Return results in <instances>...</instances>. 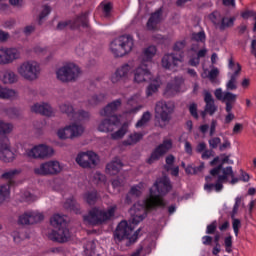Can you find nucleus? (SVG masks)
<instances>
[{
  "label": "nucleus",
  "mask_w": 256,
  "mask_h": 256,
  "mask_svg": "<svg viewBox=\"0 0 256 256\" xmlns=\"http://www.w3.org/2000/svg\"><path fill=\"white\" fill-rule=\"evenodd\" d=\"M154 189L150 188L149 196L143 201V204L136 203L134 204L130 210L129 214L130 224L123 220L121 221L115 232L114 239L117 243H121V241H126V247H131V245H135L137 240L139 239V234L141 233V228L137 229L134 233L135 227L132 225H139L145 217H147V213L151 211H155L157 209H165L167 207V202H165V195L173 189V185L171 184V179L167 176H162L158 178L154 183Z\"/></svg>",
  "instance_id": "f257e3e1"
},
{
  "label": "nucleus",
  "mask_w": 256,
  "mask_h": 256,
  "mask_svg": "<svg viewBox=\"0 0 256 256\" xmlns=\"http://www.w3.org/2000/svg\"><path fill=\"white\" fill-rule=\"evenodd\" d=\"M121 105V99H116L100 111L101 117L108 118L103 119L100 122V124L98 125V131H100L101 133H111L112 131H115V127H117V124L119 123V117L115 113H117Z\"/></svg>",
  "instance_id": "f03ea898"
},
{
  "label": "nucleus",
  "mask_w": 256,
  "mask_h": 256,
  "mask_svg": "<svg viewBox=\"0 0 256 256\" xmlns=\"http://www.w3.org/2000/svg\"><path fill=\"white\" fill-rule=\"evenodd\" d=\"M50 224L55 229L48 233V239L54 243H67L71 239V232L65 227V216L54 214L50 219Z\"/></svg>",
  "instance_id": "7ed1b4c3"
},
{
  "label": "nucleus",
  "mask_w": 256,
  "mask_h": 256,
  "mask_svg": "<svg viewBox=\"0 0 256 256\" xmlns=\"http://www.w3.org/2000/svg\"><path fill=\"white\" fill-rule=\"evenodd\" d=\"M229 177L231 178L230 185H237V183H239V178L235 177V172H233V167L231 166H227L223 169V173L221 175L218 174L215 184L211 183V181H213V176H206L204 191L212 193L214 189L216 193H221V191H223V183H227L229 181Z\"/></svg>",
  "instance_id": "20e7f679"
},
{
  "label": "nucleus",
  "mask_w": 256,
  "mask_h": 256,
  "mask_svg": "<svg viewBox=\"0 0 256 256\" xmlns=\"http://www.w3.org/2000/svg\"><path fill=\"white\" fill-rule=\"evenodd\" d=\"M133 47H135V40L130 34L119 36L110 43V50L114 57H125L133 51Z\"/></svg>",
  "instance_id": "39448f33"
},
{
  "label": "nucleus",
  "mask_w": 256,
  "mask_h": 256,
  "mask_svg": "<svg viewBox=\"0 0 256 256\" xmlns=\"http://www.w3.org/2000/svg\"><path fill=\"white\" fill-rule=\"evenodd\" d=\"M115 211H117V206H111L107 211L94 207L87 215L83 216V219L89 225H101V223L115 217Z\"/></svg>",
  "instance_id": "423d86ee"
},
{
  "label": "nucleus",
  "mask_w": 256,
  "mask_h": 256,
  "mask_svg": "<svg viewBox=\"0 0 256 256\" xmlns=\"http://www.w3.org/2000/svg\"><path fill=\"white\" fill-rule=\"evenodd\" d=\"M186 42L185 40L178 41L174 44L173 50L178 51V54L171 53L166 54L162 58V67L164 69H171V67H177L179 63H183V49H185Z\"/></svg>",
  "instance_id": "0eeeda50"
},
{
  "label": "nucleus",
  "mask_w": 256,
  "mask_h": 256,
  "mask_svg": "<svg viewBox=\"0 0 256 256\" xmlns=\"http://www.w3.org/2000/svg\"><path fill=\"white\" fill-rule=\"evenodd\" d=\"M20 77L26 79V81H35L39 79L41 74V65L37 61L23 62L17 69Z\"/></svg>",
  "instance_id": "6e6552de"
},
{
  "label": "nucleus",
  "mask_w": 256,
  "mask_h": 256,
  "mask_svg": "<svg viewBox=\"0 0 256 256\" xmlns=\"http://www.w3.org/2000/svg\"><path fill=\"white\" fill-rule=\"evenodd\" d=\"M79 73H81L79 66L70 63L59 68L56 75L59 81H62V83H68V81H75V79H77L79 76Z\"/></svg>",
  "instance_id": "1a4fd4ad"
},
{
  "label": "nucleus",
  "mask_w": 256,
  "mask_h": 256,
  "mask_svg": "<svg viewBox=\"0 0 256 256\" xmlns=\"http://www.w3.org/2000/svg\"><path fill=\"white\" fill-rule=\"evenodd\" d=\"M174 109L175 105H173V102L160 100L155 106L156 118L160 119L162 123H169V121H171V115H173Z\"/></svg>",
  "instance_id": "9d476101"
},
{
  "label": "nucleus",
  "mask_w": 256,
  "mask_h": 256,
  "mask_svg": "<svg viewBox=\"0 0 256 256\" xmlns=\"http://www.w3.org/2000/svg\"><path fill=\"white\" fill-rule=\"evenodd\" d=\"M63 168L61 163L57 160H50L40 164L39 167L34 168L35 175H40L42 177H47L48 175H59Z\"/></svg>",
  "instance_id": "9b49d317"
},
{
  "label": "nucleus",
  "mask_w": 256,
  "mask_h": 256,
  "mask_svg": "<svg viewBox=\"0 0 256 256\" xmlns=\"http://www.w3.org/2000/svg\"><path fill=\"white\" fill-rule=\"evenodd\" d=\"M76 163L83 169H95L99 163V156L93 151L80 152L76 157Z\"/></svg>",
  "instance_id": "f8f14e48"
},
{
  "label": "nucleus",
  "mask_w": 256,
  "mask_h": 256,
  "mask_svg": "<svg viewBox=\"0 0 256 256\" xmlns=\"http://www.w3.org/2000/svg\"><path fill=\"white\" fill-rule=\"evenodd\" d=\"M88 17L89 14L87 12L82 13L81 15L77 16L74 21H61L58 23L56 29L57 31H63L70 27V29H79V27H87L88 26Z\"/></svg>",
  "instance_id": "ddd939ff"
},
{
  "label": "nucleus",
  "mask_w": 256,
  "mask_h": 256,
  "mask_svg": "<svg viewBox=\"0 0 256 256\" xmlns=\"http://www.w3.org/2000/svg\"><path fill=\"white\" fill-rule=\"evenodd\" d=\"M60 111L61 113H65L72 121H87L90 117L89 112L85 110L75 112V108L69 102L60 105Z\"/></svg>",
  "instance_id": "4468645a"
},
{
  "label": "nucleus",
  "mask_w": 256,
  "mask_h": 256,
  "mask_svg": "<svg viewBox=\"0 0 256 256\" xmlns=\"http://www.w3.org/2000/svg\"><path fill=\"white\" fill-rule=\"evenodd\" d=\"M173 147V141L171 139L163 140V143L158 145L151 153L150 157L146 160L148 165H152L155 161H159L163 155H165L169 149Z\"/></svg>",
  "instance_id": "2eb2a0df"
},
{
  "label": "nucleus",
  "mask_w": 256,
  "mask_h": 256,
  "mask_svg": "<svg viewBox=\"0 0 256 256\" xmlns=\"http://www.w3.org/2000/svg\"><path fill=\"white\" fill-rule=\"evenodd\" d=\"M85 128L83 125L72 124L66 126L64 129H59L57 135L59 139H73L74 137H79L83 135Z\"/></svg>",
  "instance_id": "dca6fc26"
},
{
  "label": "nucleus",
  "mask_w": 256,
  "mask_h": 256,
  "mask_svg": "<svg viewBox=\"0 0 256 256\" xmlns=\"http://www.w3.org/2000/svg\"><path fill=\"white\" fill-rule=\"evenodd\" d=\"M53 153V148L45 144H40L38 146H34L32 149L26 150L27 157L32 159H45V157H51Z\"/></svg>",
  "instance_id": "f3484780"
},
{
  "label": "nucleus",
  "mask_w": 256,
  "mask_h": 256,
  "mask_svg": "<svg viewBox=\"0 0 256 256\" xmlns=\"http://www.w3.org/2000/svg\"><path fill=\"white\" fill-rule=\"evenodd\" d=\"M0 161L4 163H12V161H15V153L11 151L9 138L7 136L0 138Z\"/></svg>",
  "instance_id": "a211bd4d"
},
{
  "label": "nucleus",
  "mask_w": 256,
  "mask_h": 256,
  "mask_svg": "<svg viewBox=\"0 0 256 256\" xmlns=\"http://www.w3.org/2000/svg\"><path fill=\"white\" fill-rule=\"evenodd\" d=\"M21 57V52L17 48H0V64L9 65Z\"/></svg>",
  "instance_id": "6ab92c4d"
},
{
  "label": "nucleus",
  "mask_w": 256,
  "mask_h": 256,
  "mask_svg": "<svg viewBox=\"0 0 256 256\" xmlns=\"http://www.w3.org/2000/svg\"><path fill=\"white\" fill-rule=\"evenodd\" d=\"M44 219L45 216L39 212H26L19 217L18 223L19 225H35Z\"/></svg>",
  "instance_id": "aec40b11"
},
{
  "label": "nucleus",
  "mask_w": 256,
  "mask_h": 256,
  "mask_svg": "<svg viewBox=\"0 0 256 256\" xmlns=\"http://www.w3.org/2000/svg\"><path fill=\"white\" fill-rule=\"evenodd\" d=\"M204 95V103H205V113H207L210 116L215 115L217 113V105H215V99L213 98V94L209 92V90H204L203 91Z\"/></svg>",
  "instance_id": "412c9836"
},
{
  "label": "nucleus",
  "mask_w": 256,
  "mask_h": 256,
  "mask_svg": "<svg viewBox=\"0 0 256 256\" xmlns=\"http://www.w3.org/2000/svg\"><path fill=\"white\" fill-rule=\"evenodd\" d=\"M134 81L136 83H143L145 81H151V72L147 68V64H140L134 72Z\"/></svg>",
  "instance_id": "4be33fe9"
},
{
  "label": "nucleus",
  "mask_w": 256,
  "mask_h": 256,
  "mask_svg": "<svg viewBox=\"0 0 256 256\" xmlns=\"http://www.w3.org/2000/svg\"><path fill=\"white\" fill-rule=\"evenodd\" d=\"M185 82L183 77H175L174 82H170L167 84L164 94L167 97H173L177 95L179 91H181V85Z\"/></svg>",
  "instance_id": "5701e85b"
},
{
  "label": "nucleus",
  "mask_w": 256,
  "mask_h": 256,
  "mask_svg": "<svg viewBox=\"0 0 256 256\" xmlns=\"http://www.w3.org/2000/svg\"><path fill=\"white\" fill-rule=\"evenodd\" d=\"M143 189H145V183L143 182H139L138 184L132 186L126 195L125 203L131 205V203H133V198L131 197H141V195H143Z\"/></svg>",
  "instance_id": "b1692460"
},
{
  "label": "nucleus",
  "mask_w": 256,
  "mask_h": 256,
  "mask_svg": "<svg viewBox=\"0 0 256 256\" xmlns=\"http://www.w3.org/2000/svg\"><path fill=\"white\" fill-rule=\"evenodd\" d=\"M129 71H131V65L129 64L122 65L112 75L111 77L112 83H119V81H122V79H127V75H129Z\"/></svg>",
  "instance_id": "393cba45"
},
{
  "label": "nucleus",
  "mask_w": 256,
  "mask_h": 256,
  "mask_svg": "<svg viewBox=\"0 0 256 256\" xmlns=\"http://www.w3.org/2000/svg\"><path fill=\"white\" fill-rule=\"evenodd\" d=\"M32 113H39V115H44L45 117H51L53 115V108L47 103H36L31 107Z\"/></svg>",
  "instance_id": "a878e982"
},
{
  "label": "nucleus",
  "mask_w": 256,
  "mask_h": 256,
  "mask_svg": "<svg viewBox=\"0 0 256 256\" xmlns=\"http://www.w3.org/2000/svg\"><path fill=\"white\" fill-rule=\"evenodd\" d=\"M123 168V162H121V159L114 158L110 163L106 165V173L108 175H117L119 171Z\"/></svg>",
  "instance_id": "bb28decb"
},
{
  "label": "nucleus",
  "mask_w": 256,
  "mask_h": 256,
  "mask_svg": "<svg viewBox=\"0 0 256 256\" xmlns=\"http://www.w3.org/2000/svg\"><path fill=\"white\" fill-rule=\"evenodd\" d=\"M163 15V8H159L156 12L152 13L147 22V27L153 31L159 23H161V16Z\"/></svg>",
  "instance_id": "cd10ccee"
},
{
  "label": "nucleus",
  "mask_w": 256,
  "mask_h": 256,
  "mask_svg": "<svg viewBox=\"0 0 256 256\" xmlns=\"http://www.w3.org/2000/svg\"><path fill=\"white\" fill-rule=\"evenodd\" d=\"M228 164V165H233V160L229 159V156H225L220 164L218 166H216L215 168L211 169L210 170V175L211 177H217V175H219L220 173H223V169H225L226 167H224L223 165L225 164Z\"/></svg>",
  "instance_id": "c85d7f7f"
},
{
  "label": "nucleus",
  "mask_w": 256,
  "mask_h": 256,
  "mask_svg": "<svg viewBox=\"0 0 256 256\" xmlns=\"http://www.w3.org/2000/svg\"><path fill=\"white\" fill-rule=\"evenodd\" d=\"M19 81V76L12 70H6L2 76V82L5 85H13Z\"/></svg>",
  "instance_id": "c756f323"
},
{
  "label": "nucleus",
  "mask_w": 256,
  "mask_h": 256,
  "mask_svg": "<svg viewBox=\"0 0 256 256\" xmlns=\"http://www.w3.org/2000/svg\"><path fill=\"white\" fill-rule=\"evenodd\" d=\"M141 139H143V133L134 132L128 136V139H126L122 142V145H124V147H129L131 145H137V143H139V141H141Z\"/></svg>",
  "instance_id": "7c9ffc66"
},
{
  "label": "nucleus",
  "mask_w": 256,
  "mask_h": 256,
  "mask_svg": "<svg viewBox=\"0 0 256 256\" xmlns=\"http://www.w3.org/2000/svg\"><path fill=\"white\" fill-rule=\"evenodd\" d=\"M157 53V47L149 46L143 51V60L141 64L147 65V63H151L153 57H155Z\"/></svg>",
  "instance_id": "2f4dec72"
},
{
  "label": "nucleus",
  "mask_w": 256,
  "mask_h": 256,
  "mask_svg": "<svg viewBox=\"0 0 256 256\" xmlns=\"http://www.w3.org/2000/svg\"><path fill=\"white\" fill-rule=\"evenodd\" d=\"M64 208H66L68 211H73L74 213H76V215H79V213H81V208L79 207V204L74 197H70L65 201Z\"/></svg>",
  "instance_id": "473e14b6"
},
{
  "label": "nucleus",
  "mask_w": 256,
  "mask_h": 256,
  "mask_svg": "<svg viewBox=\"0 0 256 256\" xmlns=\"http://www.w3.org/2000/svg\"><path fill=\"white\" fill-rule=\"evenodd\" d=\"M84 201L87 203V205H95L97 201L99 200V193H97L96 190L87 191L83 195Z\"/></svg>",
  "instance_id": "72a5a7b5"
},
{
  "label": "nucleus",
  "mask_w": 256,
  "mask_h": 256,
  "mask_svg": "<svg viewBox=\"0 0 256 256\" xmlns=\"http://www.w3.org/2000/svg\"><path fill=\"white\" fill-rule=\"evenodd\" d=\"M235 17H227V16H222V20L220 23V26L218 27L219 31H225V29H229L235 25Z\"/></svg>",
  "instance_id": "f704fd0d"
},
{
  "label": "nucleus",
  "mask_w": 256,
  "mask_h": 256,
  "mask_svg": "<svg viewBox=\"0 0 256 256\" xmlns=\"http://www.w3.org/2000/svg\"><path fill=\"white\" fill-rule=\"evenodd\" d=\"M129 130V126L127 123H124L118 131L111 134V139H114V141H117V139H123L125 135H127V131Z\"/></svg>",
  "instance_id": "c9c22d12"
},
{
  "label": "nucleus",
  "mask_w": 256,
  "mask_h": 256,
  "mask_svg": "<svg viewBox=\"0 0 256 256\" xmlns=\"http://www.w3.org/2000/svg\"><path fill=\"white\" fill-rule=\"evenodd\" d=\"M11 195V186L9 184H4L0 186V204L5 203L9 196Z\"/></svg>",
  "instance_id": "e433bc0d"
},
{
  "label": "nucleus",
  "mask_w": 256,
  "mask_h": 256,
  "mask_svg": "<svg viewBox=\"0 0 256 256\" xmlns=\"http://www.w3.org/2000/svg\"><path fill=\"white\" fill-rule=\"evenodd\" d=\"M222 18H223V15H221V12L219 11H214L208 16V19L211 21V23H213L216 29H219Z\"/></svg>",
  "instance_id": "4c0bfd02"
},
{
  "label": "nucleus",
  "mask_w": 256,
  "mask_h": 256,
  "mask_svg": "<svg viewBox=\"0 0 256 256\" xmlns=\"http://www.w3.org/2000/svg\"><path fill=\"white\" fill-rule=\"evenodd\" d=\"M151 121V112L146 111L142 114L141 118L135 124L136 129H141V127H145L148 122Z\"/></svg>",
  "instance_id": "58836bf2"
},
{
  "label": "nucleus",
  "mask_w": 256,
  "mask_h": 256,
  "mask_svg": "<svg viewBox=\"0 0 256 256\" xmlns=\"http://www.w3.org/2000/svg\"><path fill=\"white\" fill-rule=\"evenodd\" d=\"M16 92L13 89L5 88L0 85V99H13Z\"/></svg>",
  "instance_id": "ea45409f"
},
{
  "label": "nucleus",
  "mask_w": 256,
  "mask_h": 256,
  "mask_svg": "<svg viewBox=\"0 0 256 256\" xmlns=\"http://www.w3.org/2000/svg\"><path fill=\"white\" fill-rule=\"evenodd\" d=\"M245 207V204L243 203V197L241 196H237L235 198V203L231 212V219H233V217H235V215H237V213H239V208L240 207Z\"/></svg>",
  "instance_id": "a19ab883"
},
{
  "label": "nucleus",
  "mask_w": 256,
  "mask_h": 256,
  "mask_svg": "<svg viewBox=\"0 0 256 256\" xmlns=\"http://www.w3.org/2000/svg\"><path fill=\"white\" fill-rule=\"evenodd\" d=\"M192 41H196V43H205L207 41V35L205 34L204 30L200 32L192 34Z\"/></svg>",
  "instance_id": "79ce46f5"
},
{
  "label": "nucleus",
  "mask_w": 256,
  "mask_h": 256,
  "mask_svg": "<svg viewBox=\"0 0 256 256\" xmlns=\"http://www.w3.org/2000/svg\"><path fill=\"white\" fill-rule=\"evenodd\" d=\"M11 131H13V125L11 123L0 121V135H7Z\"/></svg>",
  "instance_id": "37998d69"
},
{
  "label": "nucleus",
  "mask_w": 256,
  "mask_h": 256,
  "mask_svg": "<svg viewBox=\"0 0 256 256\" xmlns=\"http://www.w3.org/2000/svg\"><path fill=\"white\" fill-rule=\"evenodd\" d=\"M6 115L10 117V119H17L21 115V110L19 108L10 107L6 109Z\"/></svg>",
  "instance_id": "c03bdc74"
},
{
  "label": "nucleus",
  "mask_w": 256,
  "mask_h": 256,
  "mask_svg": "<svg viewBox=\"0 0 256 256\" xmlns=\"http://www.w3.org/2000/svg\"><path fill=\"white\" fill-rule=\"evenodd\" d=\"M50 14H51V8L48 5H44L43 10L41 11L39 18H38V24L42 25L45 17H47Z\"/></svg>",
  "instance_id": "a18cd8bd"
},
{
  "label": "nucleus",
  "mask_w": 256,
  "mask_h": 256,
  "mask_svg": "<svg viewBox=\"0 0 256 256\" xmlns=\"http://www.w3.org/2000/svg\"><path fill=\"white\" fill-rule=\"evenodd\" d=\"M21 173V171L17 170V169H13V170H9L7 172H4L2 175H1V178L2 179H8V180H11L15 177V175H19Z\"/></svg>",
  "instance_id": "49530a36"
},
{
  "label": "nucleus",
  "mask_w": 256,
  "mask_h": 256,
  "mask_svg": "<svg viewBox=\"0 0 256 256\" xmlns=\"http://www.w3.org/2000/svg\"><path fill=\"white\" fill-rule=\"evenodd\" d=\"M102 11H103L104 17L106 18L111 17V11H113V4L111 2L103 4Z\"/></svg>",
  "instance_id": "de8ad7c7"
},
{
  "label": "nucleus",
  "mask_w": 256,
  "mask_h": 256,
  "mask_svg": "<svg viewBox=\"0 0 256 256\" xmlns=\"http://www.w3.org/2000/svg\"><path fill=\"white\" fill-rule=\"evenodd\" d=\"M232 227H233V231H234V235L235 237H239V229H241V220L233 217L232 218Z\"/></svg>",
  "instance_id": "09e8293b"
},
{
  "label": "nucleus",
  "mask_w": 256,
  "mask_h": 256,
  "mask_svg": "<svg viewBox=\"0 0 256 256\" xmlns=\"http://www.w3.org/2000/svg\"><path fill=\"white\" fill-rule=\"evenodd\" d=\"M157 91H159V84L151 83L146 89V95L147 97H151V95H153V93H157Z\"/></svg>",
  "instance_id": "8fccbe9b"
},
{
  "label": "nucleus",
  "mask_w": 256,
  "mask_h": 256,
  "mask_svg": "<svg viewBox=\"0 0 256 256\" xmlns=\"http://www.w3.org/2000/svg\"><path fill=\"white\" fill-rule=\"evenodd\" d=\"M224 245L226 249V253H232L233 252V236H228L224 239Z\"/></svg>",
  "instance_id": "3c124183"
},
{
  "label": "nucleus",
  "mask_w": 256,
  "mask_h": 256,
  "mask_svg": "<svg viewBox=\"0 0 256 256\" xmlns=\"http://www.w3.org/2000/svg\"><path fill=\"white\" fill-rule=\"evenodd\" d=\"M222 101H226V103H235V101H237V95L231 92H226L223 95Z\"/></svg>",
  "instance_id": "603ef678"
},
{
  "label": "nucleus",
  "mask_w": 256,
  "mask_h": 256,
  "mask_svg": "<svg viewBox=\"0 0 256 256\" xmlns=\"http://www.w3.org/2000/svg\"><path fill=\"white\" fill-rule=\"evenodd\" d=\"M105 100L104 94L94 95L89 100L90 105H98V103H101V101Z\"/></svg>",
  "instance_id": "864d4df0"
},
{
  "label": "nucleus",
  "mask_w": 256,
  "mask_h": 256,
  "mask_svg": "<svg viewBox=\"0 0 256 256\" xmlns=\"http://www.w3.org/2000/svg\"><path fill=\"white\" fill-rule=\"evenodd\" d=\"M209 146L211 149H217L219 145H221V138L219 137H214L208 141Z\"/></svg>",
  "instance_id": "5fc2aeb1"
},
{
  "label": "nucleus",
  "mask_w": 256,
  "mask_h": 256,
  "mask_svg": "<svg viewBox=\"0 0 256 256\" xmlns=\"http://www.w3.org/2000/svg\"><path fill=\"white\" fill-rule=\"evenodd\" d=\"M237 69L234 71V73L229 74L230 75V81H236L239 75L241 74V64L237 63L236 64Z\"/></svg>",
  "instance_id": "6e6d98bb"
},
{
  "label": "nucleus",
  "mask_w": 256,
  "mask_h": 256,
  "mask_svg": "<svg viewBox=\"0 0 256 256\" xmlns=\"http://www.w3.org/2000/svg\"><path fill=\"white\" fill-rule=\"evenodd\" d=\"M217 231V222L214 221L211 224H209L206 228V235H214V233Z\"/></svg>",
  "instance_id": "4d7b16f0"
},
{
  "label": "nucleus",
  "mask_w": 256,
  "mask_h": 256,
  "mask_svg": "<svg viewBox=\"0 0 256 256\" xmlns=\"http://www.w3.org/2000/svg\"><path fill=\"white\" fill-rule=\"evenodd\" d=\"M241 17L243 19H249V17H253L255 23H256V12L253 10H247L241 14Z\"/></svg>",
  "instance_id": "13d9d810"
},
{
  "label": "nucleus",
  "mask_w": 256,
  "mask_h": 256,
  "mask_svg": "<svg viewBox=\"0 0 256 256\" xmlns=\"http://www.w3.org/2000/svg\"><path fill=\"white\" fill-rule=\"evenodd\" d=\"M190 115L194 117V119H199V113H197V104L192 103L189 106Z\"/></svg>",
  "instance_id": "bf43d9fd"
},
{
  "label": "nucleus",
  "mask_w": 256,
  "mask_h": 256,
  "mask_svg": "<svg viewBox=\"0 0 256 256\" xmlns=\"http://www.w3.org/2000/svg\"><path fill=\"white\" fill-rule=\"evenodd\" d=\"M217 77H219V69L217 68L211 69L208 74V78L210 79V81H215Z\"/></svg>",
  "instance_id": "052dcab7"
},
{
  "label": "nucleus",
  "mask_w": 256,
  "mask_h": 256,
  "mask_svg": "<svg viewBox=\"0 0 256 256\" xmlns=\"http://www.w3.org/2000/svg\"><path fill=\"white\" fill-rule=\"evenodd\" d=\"M226 89H228V91H235V89H237V82L229 80L226 84Z\"/></svg>",
  "instance_id": "680f3d73"
},
{
  "label": "nucleus",
  "mask_w": 256,
  "mask_h": 256,
  "mask_svg": "<svg viewBox=\"0 0 256 256\" xmlns=\"http://www.w3.org/2000/svg\"><path fill=\"white\" fill-rule=\"evenodd\" d=\"M184 151L187 155H193V146L189 141H186L184 144Z\"/></svg>",
  "instance_id": "e2e57ef3"
},
{
  "label": "nucleus",
  "mask_w": 256,
  "mask_h": 256,
  "mask_svg": "<svg viewBox=\"0 0 256 256\" xmlns=\"http://www.w3.org/2000/svg\"><path fill=\"white\" fill-rule=\"evenodd\" d=\"M207 150V144H205V142H200L197 146H196V152L197 153H203L204 151Z\"/></svg>",
  "instance_id": "0e129e2a"
},
{
  "label": "nucleus",
  "mask_w": 256,
  "mask_h": 256,
  "mask_svg": "<svg viewBox=\"0 0 256 256\" xmlns=\"http://www.w3.org/2000/svg\"><path fill=\"white\" fill-rule=\"evenodd\" d=\"M202 159L206 160V159H211V157H213V150H204L202 152Z\"/></svg>",
  "instance_id": "69168bd1"
},
{
  "label": "nucleus",
  "mask_w": 256,
  "mask_h": 256,
  "mask_svg": "<svg viewBox=\"0 0 256 256\" xmlns=\"http://www.w3.org/2000/svg\"><path fill=\"white\" fill-rule=\"evenodd\" d=\"M202 243L203 245H212L213 243V237L209 236V235H206V236H203L202 237Z\"/></svg>",
  "instance_id": "338daca9"
},
{
  "label": "nucleus",
  "mask_w": 256,
  "mask_h": 256,
  "mask_svg": "<svg viewBox=\"0 0 256 256\" xmlns=\"http://www.w3.org/2000/svg\"><path fill=\"white\" fill-rule=\"evenodd\" d=\"M188 63L191 67H198L199 63H201V60L198 57H193L190 58Z\"/></svg>",
  "instance_id": "774afa93"
}]
</instances>
